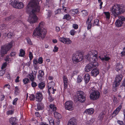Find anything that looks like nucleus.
Instances as JSON below:
<instances>
[{
  "label": "nucleus",
  "instance_id": "f257e3e1",
  "mask_svg": "<svg viewBox=\"0 0 125 125\" xmlns=\"http://www.w3.org/2000/svg\"><path fill=\"white\" fill-rule=\"evenodd\" d=\"M38 0H31L27 6L26 10L29 15L28 21L32 24L37 22L38 18L36 13L39 12L40 7Z\"/></svg>",
  "mask_w": 125,
  "mask_h": 125
},
{
  "label": "nucleus",
  "instance_id": "f03ea898",
  "mask_svg": "<svg viewBox=\"0 0 125 125\" xmlns=\"http://www.w3.org/2000/svg\"><path fill=\"white\" fill-rule=\"evenodd\" d=\"M94 54L91 53L90 54H89L87 55L86 59L91 62L85 67V71L86 72H88L93 69L96 68L98 65V63L96 62V59L97 57V52L94 51Z\"/></svg>",
  "mask_w": 125,
  "mask_h": 125
},
{
  "label": "nucleus",
  "instance_id": "7ed1b4c3",
  "mask_svg": "<svg viewBox=\"0 0 125 125\" xmlns=\"http://www.w3.org/2000/svg\"><path fill=\"white\" fill-rule=\"evenodd\" d=\"M44 22H41L40 23L38 27H36L34 31L32 36H38L40 39H43L45 37L46 31L43 28Z\"/></svg>",
  "mask_w": 125,
  "mask_h": 125
},
{
  "label": "nucleus",
  "instance_id": "20e7f679",
  "mask_svg": "<svg viewBox=\"0 0 125 125\" xmlns=\"http://www.w3.org/2000/svg\"><path fill=\"white\" fill-rule=\"evenodd\" d=\"M111 15L116 17L118 15L124 13L125 10L123 7L120 5L115 4L111 9Z\"/></svg>",
  "mask_w": 125,
  "mask_h": 125
},
{
  "label": "nucleus",
  "instance_id": "39448f33",
  "mask_svg": "<svg viewBox=\"0 0 125 125\" xmlns=\"http://www.w3.org/2000/svg\"><path fill=\"white\" fill-rule=\"evenodd\" d=\"M12 44L11 42H10L9 44H6L1 46L0 53L2 57L4 55L7 53L8 51L11 48Z\"/></svg>",
  "mask_w": 125,
  "mask_h": 125
},
{
  "label": "nucleus",
  "instance_id": "423d86ee",
  "mask_svg": "<svg viewBox=\"0 0 125 125\" xmlns=\"http://www.w3.org/2000/svg\"><path fill=\"white\" fill-rule=\"evenodd\" d=\"M90 97L93 100L97 99L99 97L100 93L99 91H95L94 89L92 88L90 90Z\"/></svg>",
  "mask_w": 125,
  "mask_h": 125
},
{
  "label": "nucleus",
  "instance_id": "0eeeda50",
  "mask_svg": "<svg viewBox=\"0 0 125 125\" xmlns=\"http://www.w3.org/2000/svg\"><path fill=\"white\" fill-rule=\"evenodd\" d=\"M77 98L78 101L81 103L83 102L86 99L85 95L83 91H79L76 92Z\"/></svg>",
  "mask_w": 125,
  "mask_h": 125
},
{
  "label": "nucleus",
  "instance_id": "6e6552de",
  "mask_svg": "<svg viewBox=\"0 0 125 125\" xmlns=\"http://www.w3.org/2000/svg\"><path fill=\"white\" fill-rule=\"evenodd\" d=\"M83 57L81 54H77L73 56L72 59L74 63H76L81 61Z\"/></svg>",
  "mask_w": 125,
  "mask_h": 125
},
{
  "label": "nucleus",
  "instance_id": "1a4fd4ad",
  "mask_svg": "<svg viewBox=\"0 0 125 125\" xmlns=\"http://www.w3.org/2000/svg\"><path fill=\"white\" fill-rule=\"evenodd\" d=\"M122 78V75L121 74L116 75L115 79V82L113 84L114 87H116L119 85L120 82L121 81Z\"/></svg>",
  "mask_w": 125,
  "mask_h": 125
},
{
  "label": "nucleus",
  "instance_id": "9d476101",
  "mask_svg": "<svg viewBox=\"0 0 125 125\" xmlns=\"http://www.w3.org/2000/svg\"><path fill=\"white\" fill-rule=\"evenodd\" d=\"M73 102L71 101L66 102L65 104V108L67 110H73Z\"/></svg>",
  "mask_w": 125,
  "mask_h": 125
},
{
  "label": "nucleus",
  "instance_id": "9b49d317",
  "mask_svg": "<svg viewBox=\"0 0 125 125\" xmlns=\"http://www.w3.org/2000/svg\"><path fill=\"white\" fill-rule=\"evenodd\" d=\"M93 19V16L92 15H89L86 21V23L88 25L87 29L88 30L90 29L92 26L91 22Z\"/></svg>",
  "mask_w": 125,
  "mask_h": 125
},
{
  "label": "nucleus",
  "instance_id": "f8f14e48",
  "mask_svg": "<svg viewBox=\"0 0 125 125\" xmlns=\"http://www.w3.org/2000/svg\"><path fill=\"white\" fill-rule=\"evenodd\" d=\"M59 40L61 42L67 44H70L72 42L69 39L64 37L60 38H59Z\"/></svg>",
  "mask_w": 125,
  "mask_h": 125
},
{
  "label": "nucleus",
  "instance_id": "ddd939ff",
  "mask_svg": "<svg viewBox=\"0 0 125 125\" xmlns=\"http://www.w3.org/2000/svg\"><path fill=\"white\" fill-rule=\"evenodd\" d=\"M17 119L15 117H11L9 119V122L11 125H18Z\"/></svg>",
  "mask_w": 125,
  "mask_h": 125
},
{
  "label": "nucleus",
  "instance_id": "4468645a",
  "mask_svg": "<svg viewBox=\"0 0 125 125\" xmlns=\"http://www.w3.org/2000/svg\"><path fill=\"white\" fill-rule=\"evenodd\" d=\"M99 72L97 69L94 68L91 71V75L94 77H96L99 73Z\"/></svg>",
  "mask_w": 125,
  "mask_h": 125
},
{
  "label": "nucleus",
  "instance_id": "2eb2a0df",
  "mask_svg": "<svg viewBox=\"0 0 125 125\" xmlns=\"http://www.w3.org/2000/svg\"><path fill=\"white\" fill-rule=\"evenodd\" d=\"M36 98L37 101L39 102L41 101L42 99V94L41 93H38L36 94Z\"/></svg>",
  "mask_w": 125,
  "mask_h": 125
},
{
  "label": "nucleus",
  "instance_id": "dca6fc26",
  "mask_svg": "<svg viewBox=\"0 0 125 125\" xmlns=\"http://www.w3.org/2000/svg\"><path fill=\"white\" fill-rule=\"evenodd\" d=\"M76 120L74 118H71L69 121L68 125H76Z\"/></svg>",
  "mask_w": 125,
  "mask_h": 125
},
{
  "label": "nucleus",
  "instance_id": "f3484780",
  "mask_svg": "<svg viewBox=\"0 0 125 125\" xmlns=\"http://www.w3.org/2000/svg\"><path fill=\"white\" fill-rule=\"evenodd\" d=\"M99 58L102 61H108L110 59V58L108 56H107V55H104V57H102L101 56H99Z\"/></svg>",
  "mask_w": 125,
  "mask_h": 125
},
{
  "label": "nucleus",
  "instance_id": "a211bd4d",
  "mask_svg": "<svg viewBox=\"0 0 125 125\" xmlns=\"http://www.w3.org/2000/svg\"><path fill=\"white\" fill-rule=\"evenodd\" d=\"M17 5V6L14 5V6L15 7V8L17 9H21L23 7V5L22 3L19 2L18 1Z\"/></svg>",
  "mask_w": 125,
  "mask_h": 125
},
{
  "label": "nucleus",
  "instance_id": "6ab92c4d",
  "mask_svg": "<svg viewBox=\"0 0 125 125\" xmlns=\"http://www.w3.org/2000/svg\"><path fill=\"white\" fill-rule=\"evenodd\" d=\"M63 80L64 83V88L65 89H66L68 85L67 79V77L65 76H64L63 77Z\"/></svg>",
  "mask_w": 125,
  "mask_h": 125
},
{
  "label": "nucleus",
  "instance_id": "aec40b11",
  "mask_svg": "<svg viewBox=\"0 0 125 125\" xmlns=\"http://www.w3.org/2000/svg\"><path fill=\"white\" fill-rule=\"evenodd\" d=\"M94 111V109L92 108H91L86 109L84 113L85 112L87 114L91 115L93 113Z\"/></svg>",
  "mask_w": 125,
  "mask_h": 125
},
{
  "label": "nucleus",
  "instance_id": "412c9836",
  "mask_svg": "<svg viewBox=\"0 0 125 125\" xmlns=\"http://www.w3.org/2000/svg\"><path fill=\"white\" fill-rule=\"evenodd\" d=\"M123 23L122 21L120 20H117L115 22V24L117 27H120L122 26Z\"/></svg>",
  "mask_w": 125,
  "mask_h": 125
},
{
  "label": "nucleus",
  "instance_id": "4be33fe9",
  "mask_svg": "<svg viewBox=\"0 0 125 125\" xmlns=\"http://www.w3.org/2000/svg\"><path fill=\"white\" fill-rule=\"evenodd\" d=\"M84 80L86 83H87L90 80V76L88 73L84 75Z\"/></svg>",
  "mask_w": 125,
  "mask_h": 125
},
{
  "label": "nucleus",
  "instance_id": "5701e85b",
  "mask_svg": "<svg viewBox=\"0 0 125 125\" xmlns=\"http://www.w3.org/2000/svg\"><path fill=\"white\" fill-rule=\"evenodd\" d=\"M116 67L117 71L118 72L119 71H121L122 69L123 68V65L119 63H117L116 65Z\"/></svg>",
  "mask_w": 125,
  "mask_h": 125
},
{
  "label": "nucleus",
  "instance_id": "b1692460",
  "mask_svg": "<svg viewBox=\"0 0 125 125\" xmlns=\"http://www.w3.org/2000/svg\"><path fill=\"white\" fill-rule=\"evenodd\" d=\"M18 0H11L9 1V3L11 4L12 6L15 8V7L14 6V5L15 6L17 5Z\"/></svg>",
  "mask_w": 125,
  "mask_h": 125
},
{
  "label": "nucleus",
  "instance_id": "393cba45",
  "mask_svg": "<svg viewBox=\"0 0 125 125\" xmlns=\"http://www.w3.org/2000/svg\"><path fill=\"white\" fill-rule=\"evenodd\" d=\"M44 105L42 103H40L37 104V107L38 110H42L44 108Z\"/></svg>",
  "mask_w": 125,
  "mask_h": 125
},
{
  "label": "nucleus",
  "instance_id": "a878e982",
  "mask_svg": "<svg viewBox=\"0 0 125 125\" xmlns=\"http://www.w3.org/2000/svg\"><path fill=\"white\" fill-rule=\"evenodd\" d=\"M54 115L55 117L58 119H59L61 118V115L57 112H55L54 113Z\"/></svg>",
  "mask_w": 125,
  "mask_h": 125
},
{
  "label": "nucleus",
  "instance_id": "bb28decb",
  "mask_svg": "<svg viewBox=\"0 0 125 125\" xmlns=\"http://www.w3.org/2000/svg\"><path fill=\"white\" fill-rule=\"evenodd\" d=\"M29 77L31 82L33 81L36 78L32 73L29 74Z\"/></svg>",
  "mask_w": 125,
  "mask_h": 125
},
{
  "label": "nucleus",
  "instance_id": "cd10ccee",
  "mask_svg": "<svg viewBox=\"0 0 125 125\" xmlns=\"http://www.w3.org/2000/svg\"><path fill=\"white\" fill-rule=\"evenodd\" d=\"M49 107L53 111H55L56 110V107L54 104H50L49 105Z\"/></svg>",
  "mask_w": 125,
  "mask_h": 125
},
{
  "label": "nucleus",
  "instance_id": "c85d7f7f",
  "mask_svg": "<svg viewBox=\"0 0 125 125\" xmlns=\"http://www.w3.org/2000/svg\"><path fill=\"white\" fill-rule=\"evenodd\" d=\"M38 86L40 89H43L45 87L44 83L43 82H41L38 84Z\"/></svg>",
  "mask_w": 125,
  "mask_h": 125
},
{
  "label": "nucleus",
  "instance_id": "c756f323",
  "mask_svg": "<svg viewBox=\"0 0 125 125\" xmlns=\"http://www.w3.org/2000/svg\"><path fill=\"white\" fill-rule=\"evenodd\" d=\"M71 18V16L69 14H66L63 16V19H66L67 20H69Z\"/></svg>",
  "mask_w": 125,
  "mask_h": 125
},
{
  "label": "nucleus",
  "instance_id": "7c9ffc66",
  "mask_svg": "<svg viewBox=\"0 0 125 125\" xmlns=\"http://www.w3.org/2000/svg\"><path fill=\"white\" fill-rule=\"evenodd\" d=\"M25 52L22 49L20 50V53L19 55L20 56L23 57L25 54Z\"/></svg>",
  "mask_w": 125,
  "mask_h": 125
},
{
  "label": "nucleus",
  "instance_id": "2f4dec72",
  "mask_svg": "<svg viewBox=\"0 0 125 125\" xmlns=\"http://www.w3.org/2000/svg\"><path fill=\"white\" fill-rule=\"evenodd\" d=\"M82 15L83 17H85L88 15V12L86 10H83L81 11Z\"/></svg>",
  "mask_w": 125,
  "mask_h": 125
},
{
  "label": "nucleus",
  "instance_id": "473e14b6",
  "mask_svg": "<svg viewBox=\"0 0 125 125\" xmlns=\"http://www.w3.org/2000/svg\"><path fill=\"white\" fill-rule=\"evenodd\" d=\"M99 20L98 19H95L94 20V23L93 24V26L96 25L97 26H99Z\"/></svg>",
  "mask_w": 125,
  "mask_h": 125
},
{
  "label": "nucleus",
  "instance_id": "72a5a7b5",
  "mask_svg": "<svg viewBox=\"0 0 125 125\" xmlns=\"http://www.w3.org/2000/svg\"><path fill=\"white\" fill-rule=\"evenodd\" d=\"M49 118L50 119L49 123L50 125H54V123L53 118L51 117H50Z\"/></svg>",
  "mask_w": 125,
  "mask_h": 125
},
{
  "label": "nucleus",
  "instance_id": "f704fd0d",
  "mask_svg": "<svg viewBox=\"0 0 125 125\" xmlns=\"http://www.w3.org/2000/svg\"><path fill=\"white\" fill-rule=\"evenodd\" d=\"M14 91L15 94L16 95H17L20 92V91L18 86L15 87Z\"/></svg>",
  "mask_w": 125,
  "mask_h": 125
},
{
  "label": "nucleus",
  "instance_id": "c9c22d12",
  "mask_svg": "<svg viewBox=\"0 0 125 125\" xmlns=\"http://www.w3.org/2000/svg\"><path fill=\"white\" fill-rule=\"evenodd\" d=\"M83 80L82 77L80 75H79L77 78V82L79 83L81 82Z\"/></svg>",
  "mask_w": 125,
  "mask_h": 125
},
{
  "label": "nucleus",
  "instance_id": "e433bc0d",
  "mask_svg": "<svg viewBox=\"0 0 125 125\" xmlns=\"http://www.w3.org/2000/svg\"><path fill=\"white\" fill-rule=\"evenodd\" d=\"M30 100L31 101H34L35 99V97L33 94H31L29 97Z\"/></svg>",
  "mask_w": 125,
  "mask_h": 125
},
{
  "label": "nucleus",
  "instance_id": "4c0bfd02",
  "mask_svg": "<svg viewBox=\"0 0 125 125\" xmlns=\"http://www.w3.org/2000/svg\"><path fill=\"white\" fill-rule=\"evenodd\" d=\"M104 13L105 15L106 18L109 19L110 18V14L109 12H104Z\"/></svg>",
  "mask_w": 125,
  "mask_h": 125
},
{
  "label": "nucleus",
  "instance_id": "58836bf2",
  "mask_svg": "<svg viewBox=\"0 0 125 125\" xmlns=\"http://www.w3.org/2000/svg\"><path fill=\"white\" fill-rule=\"evenodd\" d=\"M29 81V79L28 78H25L23 80V82L24 84H26L28 83Z\"/></svg>",
  "mask_w": 125,
  "mask_h": 125
},
{
  "label": "nucleus",
  "instance_id": "ea45409f",
  "mask_svg": "<svg viewBox=\"0 0 125 125\" xmlns=\"http://www.w3.org/2000/svg\"><path fill=\"white\" fill-rule=\"evenodd\" d=\"M72 11L71 12L72 13V14H75L78 12V10L77 9H74L73 10H71Z\"/></svg>",
  "mask_w": 125,
  "mask_h": 125
},
{
  "label": "nucleus",
  "instance_id": "a19ab883",
  "mask_svg": "<svg viewBox=\"0 0 125 125\" xmlns=\"http://www.w3.org/2000/svg\"><path fill=\"white\" fill-rule=\"evenodd\" d=\"M118 112H118L116 110H115L114 111L112 115V117H115V116L116 115L118 114Z\"/></svg>",
  "mask_w": 125,
  "mask_h": 125
},
{
  "label": "nucleus",
  "instance_id": "79ce46f5",
  "mask_svg": "<svg viewBox=\"0 0 125 125\" xmlns=\"http://www.w3.org/2000/svg\"><path fill=\"white\" fill-rule=\"evenodd\" d=\"M39 74L38 75L42 76H43V75L44 74V72L42 70H40L39 71Z\"/></svg>",
  "mask_w": 125,
  "mask_h": 125
},
{
  "label": "nucleus",
  "instance_id": "37998d69",
  "mask_svg": "<svg viewBox=\"0 0 125 125\" xmlns=\"http://www.w3.org/2000/svg\"><path fill=\"white\" fill-rule=\"evenodd\" d=\"M104 116V113H100L99 116V118L100 120H102Z\"/></svg>",
  "mask_w": 125,
  "mask_h": 125
},
{
  "label": "nucleus",
  "instance_id": "c03bdc74",
  "mask_svg": "<svg viewBox=\"0 0 125 125\" xmlns=\"http://www.w3.org/2000/svg\"><path fill=\"white\" fill-rule=\"evenodd\" d=\"M13 34L11 33H9L7 34V36L8 38H11L12 37Z\"/></svg>",
  "mask_w": 125,
  "mask_h": 125
},
{
  "label": "nucleus",
  "instance_id": "a18cd8bd",
  "mask_svg": "<svg viewBox=\"0 0 125 125\" xmlns=\"http://www.w3.org/2000/svg\"><path fill=\"white\" fill-rule=\"evenodd\" d=\"M31 85L33 87H35L37 85V84L36 83L33 81L31 83Z\"/></svg>",
  "mask_w": 125,
  "mask_h": 125
},
{
  "label": "nucleus",
  "instance_id": "49530a36",
  "mask_svg": "<svg viewBox=\"0 0 125 125\" xmlns=\"http://www.w3.org/2000/svg\"><path fill=\"white\" fill-rule=\"evenodd\" d=\"M13 113V112L12 110H9L7 112V114L8 115H11Z\"/></svg>",
  "mask_w": 125,
  "mask_h": 125
},
{
  "label": "nucleus",
  "instance_id": "de8ad7c7",
  "mask_svg": "<svg viewBox=\"0 0 125 125\" xmlns=\"http://www.w3.org/2000/svg\"><path fill=\"white\" fill-rule=\"evenodd\" d=\"M38 62L40 64H41L43 63L42 58V57H40L38 59Z\"/></svg>",
  "mask_w": 125,
  "mask_h": 125
},
{
  "label": "nucleus",
  "instance_id": "09e8293b",
  "mask_svg": "<svg viewBox=\"0 0 125 125\" xmlns=\"http://www.w3.org/2000/svg\"><path fill=\"white\" fill-rule=\"evenodd\" d=\"M26 40L27 41L28 43L30 44L31 45L32 43L31 41V40L30 38H26Z\"/></svg>",
  "mask_w": 125,
  "mask_h": 125
},
{
  "label": "nucleus",
  "instance_id": "8fccbe9b",
  "mask_svg": "<svg viewBox=\"0 0 125 125\" xmlns=\"http://www.w3.org/2000/svg\"><path fill=\"white\" fill-rule=\"evenodd\" d=\"M117 123L120 125H124L123 122L120 120H118L117 121Z\"/></svg>",
  "mask_w": 125,
  "mask_h": 125
},
{
  "label": "nucleus",
  "instance_id": "3c124183",
  "mask_svg": "<svg viewBox=\"0 0 125 125\" xmlns=\"http://www.w3.org/2000/svg\"><path fill=\"white\" fill-rule=\"evenodd\" d=\"M122 107V105H120L115 110L119 112L121 109Z\"/></svg>",
  "mask_w": 125,
  "mask_h": 125
},
{
  "label": "nucleus",
  "instance_id": "603ef678",
  "mask_svg": "<svg viewBox=\"0 0 125 125\" xmlns=\"http://www.w3.org/2000/svg\"><path fill=\"white\" fill-rule=\"evenodd\" d=\"M18 100V98H16L13 101V104L14 105H16V102Z\"/></svg>",
  "mask_w": 125,
  "mask_h": 125
},
{
  "label": "nucleus",
  "instance_id": "864d4df0",
  "mask_svg": "<svg viewBox=\"0 0 125 125\" xmlns=\"http://www.w3.org/2000/svg\"><path fill=\"white\" fill-rule=\"evenodd\" d=\"M75 33V31L73 30H72L70 31V33L72 35H74Z\"/></svg>",
  "mask_w": 125,
  "mask_h": 125
},
{
  "label": "nucleus",
  "instance_id": "5fc2aeb1",
  "mask_svg": "<svg viewBox=\"0 0 125 125\" xmlns=\"http://www.w3.org/2000/svg\"><path fill=\"white\" fill-rule=\"evenodd\" d=\"M29 56L30 57V60H32L33 58V55L32 53L31 52H29Z\"/></svg>",
  "mask_w": 125,
  "mask_h": 125
},
{
  "label": "nucleus",
  "instance_id": "6e6d98bb",
  "mask_svg": "<svg viewBox=\"0 0 125 125\" xmlns=\"http://www.w3.org/2000/svg\"><path fill=\"white\" fill-rule=\"evenodd\" d=\"M61 9H58L57 10L55 11V14H56L58 13H61Z\"/></svg>",
  "mask_w": 125,
  "mask_h": 125
},
{
  "label": "nucleus",
  "instance_id": "4d7b16f0",
  "mask_svg": "<svg viewBox=\"0 0 125 125\" xmlns=\"http://www.w3.org/2000/svg\"><path fill=\"white\" fill-rule=\"evenodd\" d=\"M38 79L40 80V81H41L43 78V76H39L38 75Z\"/></svg>",
  "mask_w": 125,
  "mask_h": 125
},
{
  "label": "nucleus",
  "instance_id": "13d9d810",
  "mask_svg": "<svg viewBox=\"0 0 125 125\" xmlns=\"http://www.w3.org/2000/svg\"><path fill=\"white\" fill-rule=\"evenodd\" d=\"M20 21H19L17 19L16 20L14 21L13 22V24H17L20 22Z\"/></svg>",
  "mask_w": 125,
  "mask_h": 125
},
{
  "label": "nucleus",
  "instance_id": "bf43d9fd",
  "mask_svg": "<svg viewBox=\"0 0 125 125\" xmlns=\"http://www.w3.org/2000/svg\"><path fill=\"white\" fill-rule=\"evenodd\" d=\"M5 71L1 70L0 71V76H1L3 75L5 73Z\"/></svg>",
  "mask_w": 125,
  "mask_h": 125
},
{
  "label": "nucleus",
  "instance_id": "052dcab7",
  "mask_svg": "<svg viewBox=\"0 0 125 125\" xmlns=\"http://www.w3.org/2000/svg\"><path fill=\"white\" fill-rule=\"evenodd\" d=\"M58 48L55 46L54 47V49L53 50V51L54 52H57L58 51Z\"/></svg>",
  "mask_w": 125,
  "mask_h": 125
},
{
  "label": "nucleus",
  "instance_id": "680f3d73",
  "mask_svg": "<svg viewBox=\"0 0 125 125\" xmlns=\"http://www.w3.org/2000/svg\"><path fill=\"white\" fill-rule=\"evenodd\" d=\"M73 26L75 29H77L78 28V25L76 24H73Z\"/></svg>",
  "mask_w": 125,
  "mask_h": 125
},
{
  "label": "nucleus",
  "instance_id": "e2e57ef3",
  "mask_svg": "<svg viewBox=\"0 0 125 125\" xmlns=\"http://www.w3.org/2000/svg\"><path fill=\"white\" fill-rule=\"evenodd\" d=\"M37 70H35L33 72L32 71V73H31L33 75H34V76L35 77H36V75L37 73Z\"/></svg>",
  "mask_w": 125,
  "mask_h": 125
},
{
  "label": "nucleus",
  "instance_id": "0e129e2a",
  "mask_svg": "<svg viewBox=\"0 0 125 125\" xmlns=\"http://www.w3.org/2000/svg\"><path fill=\"white\" fill-rule=\"evenodd\" d=\"M116 99V98L115 97H114L113 99V101L114 103L116 104L118 102V100H117Z\"/></svg>",
  "mask_w": 125,
  "mask_h": 125
},
{
  "label": "nucleus",
  "instance_id": "69168bd1",
  "mask_svg": "<svg viewBox=\"0 0 125 125\" xmlns=\"http://www.w3.org/2000/svg\"><path fill=\"white\" fill-rule=\"evenodd\" d=\"M33 63L35 64H37L38 63H39L37 61V59H34L33 60Z\"/></svg>",
  "mask_w": 125,
  "mask_h": 125
},
{
  "label": "nucleus",
  "instance_id": "338daca9",
  "mask_svg": "<svg viewBox=\"0 0 125 125\" xmlns=\"http://www.w3.org/2000/svg\"><path fill=\"white\" fill-rule=\"evenodd\" d=\"M7 66V64L6 63H4L2 65L1 68L2 69H4Z\"/></svg>",
  "mask_w": 125,
  "mask_h": 125
},
{
  "label": "nucleus",
  "instance_id": "774afa93",
  "mask_svg": "<svg viewBox=\"0 0 125 125\" xmlns=\"http://www.w3.org/2000/svg\"><path fill=\"white\" fill-rule=\"evenodd\" d=\"M11 16H9V17L6 18L5 19V20L6 21H8L10 20L11 19Z\"/></svg>",
  "mask_w": 125,
  "mask_h": 125
}]
</instances>
